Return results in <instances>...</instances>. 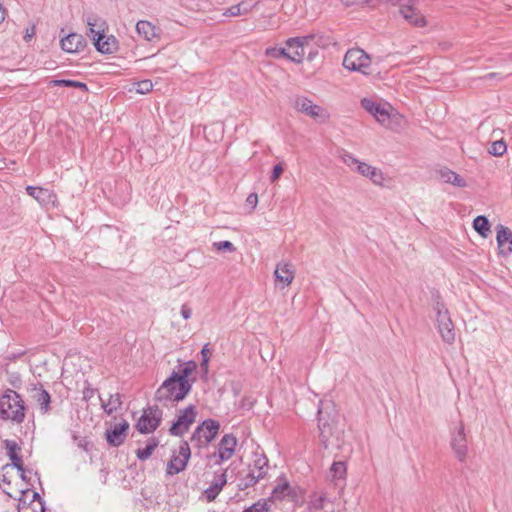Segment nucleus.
Wrapping results in <instances>:
<instances>
[{
	"label": "nucleus",
	"instance_id": "obj_9",
	"mask_svg": "<svg viewBox=\"0 0 512 512\" xmlns=\"http://www.w3.org/2000/svg\"><path fill=\"white\" fill-rule=\"evenodd\" d=\"M220 423L214 419L204 420L194 430V442L199 449L206 447L218 435Z\"/></svg>",
	"mask_w": 512,
	"mask_h": 512
},
{
	"label": "nucleus",
	"instance_id": "obj_18",
	"mask_svg": "<svg viewBox=\"0 0 512 512\" xmlns=\"http://www.w3.org/2000/svg\"><path fill=\"white\" fill-rule=\"evenodd\" d=\"M85 38L78 33H70L61 39V48L68 53H79L86 47Z\"/></svg>",
	"mask_w": 512,
	"mask_h": 512
},
{
	"label": "nucleus",
	"instance_id": "obj_2",
	"mask_svg": "<svg viewBox=\"0 0 512 512\" xmlns=\"http://www.w3.org/2000/svg\"><path fill=\"white\" fill-rule=\"evenodd\" d=\"M318 428L321 444L326 449L331 444V439H340L343 430L338 426L337 415L332 404H324L318 408Z\"/></svg>",
	"mask_w": 512,
	"mask_h": 512
},
{
	"label": "nucleus",
	"instance_id": "obj_49",
	"mask_svg": "<svg viewBox=\"0 0 512 512\" xmlns=\"http://www.w3.org/2000/svg\"><path fill=\"white\" fill-rule=\"evenodd\" d=\"M14 467L10 464H6L2 467V475H1V481L5 484H11V479L9 476V470H12Z\"/></svg>",
	"mask_w": 512,
	"mask_h": 512
},
{
	"label": "nucleus",
	"instance_id": "obj_38",
	"mask_svg": "<svg viewBox=\"0 0 512 512\" xmlns=\"http://www.w3.org/2000/svg\"><path fill=\"white\" fill-rule=\"evenodd\" d=\"M326 496L325 494L321 492H314L310 495V499L308 502V508L309 510H321L324 507V504L326 502Z\"/></svg>",
	"mask_w": 512,
	"mask_h": 512
},
{
	"label": "nucleus",
	"instance_id": "obj_1",
	"mask_svg": "<svg viewBox=\"0 0 512 512\" xmlns=\"http://www.w3.org/2000/svg\"><path fill=\"white\" fill-rule=\"evenodd\" d=\"M191 372L192 362L190 361L182 371L173 372V374L163 382L155 393V399L163 404L182 400L190 390L187 377Z\"/></svg>",
	"mask_w": 512,
	"mask_h": 512
},
{
	"label": "nucleus",
	"instance_id": "obj_4",
	"mask_svg": "<svg viewBox=\"0 0 512 512\" xmlns=\"http://www.w3.org/2000/svg\"><path fill=\"white\" fill-rule=\"evenodd\" d=\"M0 416L4 420H11L16 423L23 422L25 405L16 391L7 389L0 397Z\"/></svg>",
	"mask_w": 512,
	"mask_h": 512
},
{
	"label": "nucleus",
	"instance_id": "obj_48",
	"mask_svg": "<svg viewBox=\"0 0 512 512\" xmlns=\"http://www.w3.org/2000/svg\"><path fill=\"white\" fill-rule=\"evenodd\" d=\"M258 204V195L256 193H251L246 198V207L249 208V212H252Z\"/></svg>",
	"mask_w": 512,
	"mask_h": 512
},
{
	"label": "nucleus",
	"instance_id": "obj_31",
	"mask_svg": "<svg viewBox=\"0 0 512 512\" xmlns=\"http://www.w3.org/2000/svg\"><path fill=\"white\" fill-rule=\"evenodd\" d=\"M433 309L436 312L437 326H440L441 324L449 322L451 320L449 311L446 308L444 302L441 301L439 295L435 297Z\"/></svg>",
	"mask_w": 512,
	"mask_h": 512
},
{
	"label": "nucleus",
	"instance_id": "obj_41",
	"mask_svg": "<svg viewBox=\"0 0 512 512\" xmlns=\"http://www.w3.org/2000/svg\"><path fill=\"white\" fill-rule=\"evenodd\" d=\"M134 89L138 94H146L153 88L152 81L149 79L141 80L133 83Z\"/></svg>",
	"mask_w": 512,
	"mask_h": 512
},
{
	"label": "nucleus",
	"instance_id": "obj_34",
	"mask_svg": "<svg viewBox=\"0 0 512 512\" xmlns=\"http://www.w3.org/2000/svg\"><path fill=\"white\" fill-rule=\"evenodd\" d=\"M473 228L482 237H487L491 231V225L488 218L484 215H479L473 220Z\"/></svg>",
	"mask_w": 512,
	"mask_h": 512
},
{
	"label": "nucleus",
	"instance_id": "obj_42",
	"mask_svg": "<svg viewBox=\"0 0 512 512\" xmlns=\"http://www.w3.org/2000/svg\"><path fill=\"white\" fill-rule=\"evenodd\" d=\"M19 512H45L44 502L32 500L28 506L22 507Z\"/></svg>",
	"mask_w": 512,
	"mask_h": 512
},
{
	"label": "nucleus",
	"instance_id": "obj_40",
	"mask_svg": "<svg viewBox=\"0 0 512 512\" xmlns=\"http://www.w3.org/2000/svg\"><path fill=\"white\" fill-rule=\"evenodd\" d=\"M507 150V145L504 141L498 140L491 143V145L488 147L489 154L500 157L502 156Z\"/></svg>",
	"mask_w": 512,
	"mask_h": 512
},
{
	"label": "nucleus",
	"instance_id": "obj_47",
	"mask_svg": "<svg viewBox=\"0 0 512 512\" xmlns=\"http://www.w3.org/2000/svg\"><path fill=\"white\" fill-rule=\"evenodd\" d=\"M354 166L352 169L356 170L365 177H368L373 166L369 165L368 162H351Z\"/></svg>",
	"mask_w": 512,
	"mask_h": 512
},
{
	"label": "nucleus",
	"instance_id": "obj_33",
	"mask_svg": "<svg viewBox=\"0 0 512 512\" xmlns=\"http://www.w3.org/2000/svg\"><path fill=\"white\" fill-rule=\"evenodd\" d=\"M100 400L102 408L108 415H111L112 413L117 411L122 404L121 396L119 393L110 395L107 401L104 400L102 397H100Z\"/></svg>",
	"mask_w": 512,
	"mask_h": 512
},
{
	"label": "nucleus",
	"instance_id": "obj_14",
	"mask_svg": "<svg viewBox=\"0 0 512 512\" xmlns=\"http://www.w3.org/2000/svg\"><path fill=\"white\" fill-rule=\"evenodd\" d=\"M190 457V448L187 442L180 446L178 455H174L167 464V474L174 475L182 471Z\"/></svg>",
	"mask_w": 512,
	"mask_h": 512
},
{
	"label": "nucleus",
	"instance_id": "obj_36",
	"mask_svg": "<svg viewBox=\"0 0 512 512\" xmlns=\"http://www.w3.org/2000/svg\"><path fill=\"white\" fill-rule=\"evenodd\" d=\"M49 85L51 87L64 86V87L78 88V89H81V90H83L85 92L88 91V87H87L86 83L80 82V81H76V80L55 79V80H51L49 82Z\"/></svg>",
	"mask_w": 512,
	"mask_h": 512
},
{
	"label": "nucleus",
	"instance_id": "obj_11",
	"mask_svg": "<svg viewBox=\"0 0 512 512\" xmlns=\"http://www.w3.org/2000/svg\"><path fill=\"white\" fill-rule=\"evenodd\" d=\"M361 106L375 117V119L383 126H390V110L388 104L378 103L372 99L364 98L361 100Z\"/></svg>",
	"mask_w": 512,
	"mask_h": 512
},
{
	"label": "nucleus",
	"instance_id": "obj_6",
	"mask_svg": "<svg viewBox=\"0 0 512 512\" xmlns=\"http://www.w3.org/2000/svg\"><path fill=\"white\" fill-rule=\"evenodd\" d=\"M237 444V438L232 433L225 434L218 443L217 449L205 455L206 466L213 468L230 460L235 454Z\"/></svg>",
	"mask_w": 512,
	"mask_h": 512
},
{
	"label": "nucleus",
	"instance_id": "obj_3",
	"mask_svg": "<svg viewBox=\"0 0 512 512\" xmlns=\"http://www.w3.org/2000/svg\"><path fill=\"white\" fill-rule=\"evenodd\" d=\"M269 470V460L264 453L254 452L251 462L246 469L238 474V487L241 490L253 487L264 479Z\"/></svg>",
	"mask_w": 512,
	"mask_h": 512
},
{
	"label": "nucleus",
	"instance_id": "obj_55",
	"mask_svg": "<svg viewBox=\"0 0 512 512\" xmlns=\"http://www.w3.org/2000/svg\"><path fill=\"white\" fill-rule=\"evenodd\" d=\"M32 500H39V501H43L40 497V495L37 493V492H34L33 493V499Z\"/></svg>",
	"mask_w": 512,
	"mask_h": 512
},
{
	"label": "nucleus",
	"instance_id": "obj_39",
	"mask_svg": "<svg viewBox=\"0 0 512 512\" xmlns=\"http://www.w3.org/2000/svg\"><path fill=\"white\" fill-rule=\"evenodd\" d=\"M157 445H158V441H156L155 439L150 440L144 448L137 450L138 459L139 460L148 459L152 455V453H153L154 449L157 447Z\"/></svg>",
	"mask_w": 512,
	"mask_h": 512
},
{
	"label": "nucleus",
	"instance_id": "obj_50",
	"mask_svg": "<svg viewBox=\"0 0 512 512\" xmlns=\"http://www.w3.org/2000/svg\"><path fill=\"white\" fill-rule=\"evenodd\" d=\"M284 167L282 166L281 162H279L277 165L274 166L272 174H271V182L276 181L280 175L283 173Z\"/></svg>",
	"mask_w": 512,
	"mask_h": 512
},
{
	"label": "nucleus",
	"instance_id": "obj_5",
	"mask_svg": "<svg viewBox=\"0 0 512 512\" xmlns=\"http://www.w3.org/2000/svg\"><path fill=\"white\" fill-rule=\"evenodd\" d=\"M345 5L367 4L372 0H341ZM394 5H398L400 13L404 19L416 27H424L426 19L418 8L419 0H386Z\"/></svg>",
	"mask_w": 512,
	"mask_h": 512
},
{
	"label": "nucleus",
	"instance_id": "obj_30",
	"mask_svg": "<svg viewBox=\"0 0 512 512\" xmlns=\"http://www.w3.org/2000/svg\"><path fill=\"white\" fill-rule=\"evenodd\" d=\"M204 138L208 142L216 143L223 138L224 128L219 122L212 123L203 127Z\"/></svg>",
	"mask_w": 512,
	"mask_h": 512
},
{
	"label": "nucleus",
	"instance_id": "obj_23",
	"mask_svg": "<svg viewBox=\"0 0 512 512\" xmlns=\"http://www.w3.org/2000/svg\"><path fill=\"white\" fill-rule=\"evenodd\" d=\"M192 424V405H188L184 413L180 415L175 423L170 428V432L172 435L180 436L184 432L189 430L190 425Z\"/></svg>",
	"mask_w": 512,
	"mask_h": 512
},
{
	"label": "nucleus",
	"instance_id": "obj_26",
	"mask_svg": "<svg viewBox=\"0 0 512 512\" xmlns=\"http://www.w3.org/2000/svg\"><path fill=\"white\" fill-rule=\"evenodd\" d=\"M86 24L88 26V36L94 41L98 36H102L105 29L107 28L106 21L96 14H90L86 18Z\"/></svg>",
	"mask_w": 512,
	"mask_h": 512
},
{
	"label": "nucleus",
	"instance_id": "obj_17",
	"mask_svg": "<svg viewBox=\"0 0 512 512\" xmlns=\"http://www.w3.org/2000/svg\"><path fill=\"white\" fill-rule=\"evenodd\" d=\"M286 497L295 500L297 497L296 489L290 486L288 480L282 475L278 478L277 485L273 488L271 500H283Z\"/></svg>",
	"mask_w": 512,
	"mask_h": 512
},
{
	"label": "nucleus",
	"instance_id": "obj_22",
	"mask_svg": "<svg viewBox=\"0 0 512 512\" xmlns=\"http://www.w3.org/2000/svg\"><path fill=\"white\" fill-rule=\"evenodd\" d=\"M436 175L442 182L451 184L454 187L465 188L468 186L467 181L463 176L446 167L437 170Z\"/></svg>",
	"mask_w": 512,
	"mask_h": 512
},
{
	"label": "nucleus",
	"instance_id": "obj_29",
	"mask_svg": "<svg viewBox=\"0 0 512 512\" xmlns=\"http://www.w3.org/2000/svg\"><path fill=\"white\" fill-rule=\"evenodd\" d=\"M347 474V467L343 461H334L330 467L329 475L331 480L335 482L336 486H342L344 484Z\"/></svg>",
	"mask_w": 512,
	"mask_h": 512
},
{
	"label": "nucleus",
	"instance_id": "obj_51",
	"mask_svg": "<svg viewBox=\"0 0 512 512\" xmlns=\"http://www.w3.org/2000/svg\"><path fill=\"white\" fill-rule=\"evenodd\" d=\"M191 310L188 305H183L181 309V314L184 319H188L190 317Z\"/></svg>",
	"mask_w": 512,
	"mask_h": 512
},
{
	"label": "nucleus",
	"instance_id": "obj_46",
	"mask_svg": "<svg viewBox=\"0 0 512 512\" xmlns=\"http://www.w3.org/2000/svg\"><path fill=\"white\" fill-rule=\"evenodd\" d=\"M213 247L219 252H223V251L234 252L236 250V247L234 246V244L228 240L214 242Z\"/></svg>",
	"mask_w": 512,
	"mask_h": 512
},
{
	"label": "nucleus",
	"instance_id": "obj_19",
	"mask_svg": "<svg viewBox=\"0 0 512 512\" xmlns=\"http://www.w3.org/2000/svg\"><path fill=\"white\" fill-rule=\"evenodd\" d=\"M128 429L129 424L125 420L114 425L113 428L106 431V439L108 443L115 447L121 445L126 438Z\"/></svg>",
	"mask_w": 512,
	"mask_h": 512
},
{
	"label": "nucleus",
	"instance_id": "obj_37",
	"mask_svg": "<svg viewBox=\"0 0 512 512\" xmlns=\"http://www.w3.org/2000/svg\"><path fill=\"white\" fill-rule=\"evenodd\" d=\"M26 192L29 196L33 197L35 200H37L40 203L45 202L46 199L48 197H50L49 190L41 188V187L27 186Z\"/></svg>",
	"mask_w": 512,
	"mask_h": 512
},
{
	"label": "nucleus",
	"instance_id": "obj_44",
	"mask_svg": "<svg viewBox=\"0 0 512 512\" xmlns=\"http://www.w3.org/2000/svg\"><path fill=\"white\" fill-rule=\"evenodd\" d=\"M270 505L266 500H260L250 507L246 508L243 512H269Z\"/></svg>",
	"mask_w": 512,
	"mask_h": 512
},
{
	"label": "nucleus",
	"instance_id": "obj_52",
	"mask_svg": "<svg viewBox=\"0 0 512 512\" xmlns=\"http://www.w3.org/2000/svg\"><path fill=\"white\" fill-rule=\"evenodd\" d=\"M75 440H77V445L81 448H83L84 450H87L88 449V444L89 442L85 439V438H81V439H78L75 437Z\"/></svg>",
	"mask_w": 512,
	"mask_h": 512
},
{
	"label": "nucleus",
	"instance_id": "obj_12",
	"mask_svg": "<svg viewBox=\"0 0 512 512\" xmlns=\"http://www.w3.org/2000/svg\"><path fill=\"white\" fill-rule=\"evenodd\" d=\"M313 40L312 35L289 38L286 41L288 48V59L295 62L301 63L305 55V46Z\"/></svg>",
	"mask_w": 512,
	"mask_h": 512
},
{
	"label": "nucleus",
	"instance_id": "obj_13",
	"mask_svg": "<svg viewBox=\"0 0 512 512\" xmlns=\"http://www.w3.org/2000/svg\"><path fill=\"white\" fill-rule=\"evenodd\" d=\"M160 418L161 412L157 408L149 407L137 421L136 428L140 433H151L159 426Z\"/></svg>",
	"mask_w": 512,
	"mask_h": 512
},
{
	"label": "nucleus",
	"instance_id": "obj_32",
	"mask_svg": "<svg viewBox=\"0 0 512 512\" xmlns=\"http://www.w3.org/2000/svg\"><path fill=\"white\" fill-rule=\"evenodd\" d=\"M32 397L39 404L41 410L46 413L49 410L50 394L42 387H35L33 389Z\"/></svg>",
	"mask_w": 512,
	"mask_h": 512
},
{
	"label": "nucleus",
	"instance_id": "obj_20",
	"mask_svg": "<svg viewBox=\"0 0 512 512\" xmlns=\"http://www.w3.org/2000/svg\"><path fill=\"white\" fill-rule=\"evenodd\" d=\"M496 240L501 255H508L512 252V231L501 224L497 226Z\"/></svg>",
	"mask_w": 512,
	"mask_h": 512
},
{
	"label": "nucleus",
	"instance_id": "obj_54",
	"mask_svg": "<svg viewBox=\"0 0 512 512\" xmlns=\"http://www.w3.org/2000/svg\"><path fill=\"white\" fill-rule=\"evenodd\" d=\"M4 19H5V8L0 3V24L4 21Z\"/></svg>",
	"mask_w": 512,
	"mask_h": 512
},
{
	"label": "nucleus",
	"instance_id": "obj_43",
	"mask_svg": "<svg viewBox=\"0 0 512 512\" xmlns=\"http://www.w3.org/2000/svg\"><path fill=\"white\" fill-rule=\"evenodd\" d=\"M265 55L269 58H281L285 57L288 58V51L285 48H276V47H269L265 50Z\"/></svg>",
	"mask_w": 512,
	"mask_h": 512
},
{
	"label": "nucleus",
	"instance_id": "obj_35",
	"mask_svg": "<svg viewBox=\"0 0 512 512\" xmlns=\"http://www.w3.org/2000/svg\"><path fill=\"white\" fill-rule=\"evenodd\" d=\"M438 331L445 343L452 344L455 341V330L452 320L438 326Z\"/></svg>",
	"mask_w": 512,
	"mask_h": 512
},
{
	"label": "nucleus",
	"instance_id": "obj_28",
	"mask_svg": "<svg viewBox=\"0 0 512 512\" xmlns=\"http://www.w3.org/2000/svg\"><path fill=\"white\" fill-rule=\"evenodd\" d=\"M4 447L6 449L7 456L11 460V464L16 469L21 468V463L23 462L22 457L19 455L21 451V447L14 440L6 439L3 441Z\"/></svg>",
	"mask_w": 512,
	"mask_h": 512
},
{
	"label": "nucleus",
	"instance_id": "obj_10",
	"mask_svg": "<svg viewBox=\"0 0 512 512\" xmlns=\"http://www.w3.org/2000/svg\"><path fill=\"white\" fill-rule=\"evenodd\" d=\"M450 446L458 461L464 462L468 454V442L463 422H459L451 431Z\"/></svg>",
	"mask_w": 512,
	"mask_h": 512
},
{
	"label": "nucleus",
	"instance_id": "obj_25",
	"mask_svg": "<svg viewBox=\"0 0 512 512\" xmlns=\"http://www.w3.org/2000/svg\"><path fill=\"white\" fill-rule=\"evenodd\" d=\"M94 46L102 54H112L118 49V40L113 35L106 36L103 33L95 38Z\"/></svg>",
	"mask_w": 512,
	"mask_h": 512
},
{
	"label": "nucleus",
	"instance_id": "obj_24",
	"mask_svg": "<svg viewBox=\"0 0 512 512\" xmlns=\"http://www.w3.org/2000/svg\"><path fill=\"white\" fill-rule=\"evenodd\" d=\"M137 33L148 42H155L160 39V29L151 22L140 20L136 23Z\"/></svg>",
	"mask_w": 512,
	"mask_h": 512
},
{
	"label": "nucleus",
	"instance_id": "obj_21",
	"mask_svg": "<svg viewBox=\"0 0 512 512\" xmlns=\"http://www.w3.org/2000/svg\"><path fill=\"white\" fill-rule=\"evenodd\" d=\"M260 3L259 0H243L236 5H232L229 8L225 9L223 12V16L225 17H236L247 15L251 13Z\"/></svg>",
	"mask_w": 512,
	"mask_h": 512
},
{
	"label": "nucleus",
	"instance_id": "obj_45",
	"mask_svg": "<svg viewBox=\"0 0 512 512\" xmlns=\"http://www.w3.org/2000/svg\"><path fill=\"white\" fill-rule=\"evenodd\" d=\"M367 178H369L374 184L380 185V186L383 185V182L385 180L383 172L376 167H373L371 169Z\"/></svg>",
	"mask_w": 512,
	"mask_h": 512
},
{
	"label": "nucleus",
	"instance_id": "obj_7",
	"mask_svg": "<svg viewBox=\"0 0 512 512\" xmlns=\"http://www.w3.org/2000/svg\"><path fill=\"white\" fill-rule=\"evenodd\" d=\"M343 66L350 70L362 73L363 75L371 74V58L360 48L349 49L343 59Z\"/></svg>",
	"mask_w": 512,
	"mask_h": 512
},
{
	"label": "nucleus",
	"instance_id": "obj_27",
	"mask_svg": "<svg viewBox=\"0 0 512 512\" xmlns=\"http://www.w3.org/2000/svg\"><path fill=\"white\" fill-rule=\"evenodd\" d=\"M274 275L277 282L283 283V286H288L294 279V270L290 263L281 262L277 264Z\"/></svg>",
	"mask_w": 512,
	"mask_h": 512
},
{
	"label": "nucleus",
	"instance_id": "obj_53",
	"mask_svg": "<svg viewBox=\"0 0 512 512\" xmlns=\"http://www.w3.org/2000/svg\"><path fill=\"white\" fill-rule=\"evenodd\" d=\"M19 474H20V478L23 480V481H28L27 479V474H26V469L24 468V464L23 462L21 463V468L20 469H17Z\"/></svg>",
	"mask_w": 512,
	"mask_h": 512
},
{
	"label": "nucleus",
	"instance_id": "obj_16",
	"mask_svg": "<svg viewBox=\"0 0 512 512\" xmlns=\"http://www.w3.org/2000/svg\"><path fill=\"white\" fill-rule=\"evenodd\" d=\"M226 482V470L215 471L214 479L210 486L203 491L202 496L208 502L213 501L218 496Z\"/></svg>",
	"mask_w": 512,
	"mask_h": 512
},
{
	"label": "nucleus",
	"instance_id": "obj_8",
	"mask_svg": "<svg viewBox=\"0 0 512 512\" xmlns=\"http://www.w3.org/2000/svg\"><path fill=\"white\" fill-rule=\"evenodd\" d=\"M293 106L297 111L314 119L316 122L325 123L330 119V113L327 109L315 104L305 96H297L294 99Z\"/></svg>",
	"mask_w": 512,
	"mask_h": 512
},
{
	"label": "nucleus",
	"instance_id": "obj_15",
	"mask_svg": "<svg viewBox=\"0 0 512 512\" xmlns=\"http://www.w3.org/2000/svg\"><path fill=\"white\" fill-rule=\"evenodd\" d=\"M212 354L213 349L211 348L210 343H206L200 351L199 365L194 361V374H198L203 381L208 380V367Z\"/></svg>",
	"mask_w": 512,
	"mask_h": 512
}]
</instances>
